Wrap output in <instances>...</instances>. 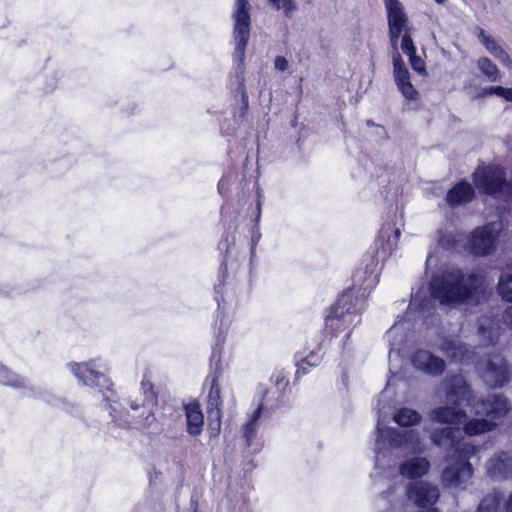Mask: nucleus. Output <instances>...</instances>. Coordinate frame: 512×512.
<instances>
[{"instance_id":"c03bdc74","label":"nucleus","mask_w":512,"mask_h":512,"mask_svg":"<svg viewBox=\"0 0 512 512\" xmlns=\"http://www.w3.org/2000/svg\"><path fill=\"white\" fill-rule=\"evenodd\" d=\"M258 240H259V235L257 237H253V242L258 241Z\"/></svg>"},{"instance_id":"a19ab883","label":"nucleus","mask_w":512,"mask_h":512,"mask_svg":"<svg viewBox=\"0 0 512 512\" xmlns=\"http://www.w3.org/2000/svg\"><path fill=\"white\" fill-rule=\"evenodd\" d=\"M223 186H224V180L222 179V180H220V182H219V184H218V190H219V192H221V190H222Z\"/></svg>"},{"instance_id":"f704fd0d","label":"nucleus","mask_w":512,"mask_h":512,"mask_svg":"<svg viewBox=\"0 0 512 512\" xmlns=\"http://www.w3.org/2000/svg\"><path fill=\"white\" fill-rule=\"evenodd\" d=\"M401 49L403 53L408 56H412L416 53V47L414 46L411 37L407 33H404L402 37Z\"/></svg>"},{"instance_id":"2eb2a0df","label":"nucleus","mask_w":512,"mask_h":512,"mask_svg":"<svg viewBox=\"0 0 512 512\" xmlns=\"http://www.w3.org/2000/svg\"><path fill=\"white\" fill-rule=\"evenodd\" d=\"M413 365L425 373L437 375L444 369V361L431 355L428 351L419 350L412 357Z\"/></svg>"},{"instance_id":"393cba45","label":"nucleus","mask_w":512,"mask_h":512,"mask_svg":"<svg viewBox=\"0 0 512 512\" xmlns=\"http://www.w3.org/2000/svg\"><path fill=\"white\" fill-rule=\"evenodd\" d=\"M262 410L263 404H259L257 409L253 412L252 416L249 418L248 422L244 426V437L248 445L252 444V441L256 435L258 420L261 417Z\"/></svg>"},{"instance_id":"ddd939ff","label":"nucleus","mask_w":512,"mask_h":512,"mask_svg":"<svg viewBox=\"0 0 512 512\" xmlns=\"http://www.w3.org/2000/svg\"><path fill=\"white\" fill-rule=\"evenodd\" d=\"M393 77L402 96L409 101L418 99L419 93L410 81V73L399 53L393 54Z\"/></svg>"},{"instance_id":"4468645a","label":"nucleus","mask_w":512,"mask_h":512,"mask_svg":"<svg viewBox=\"0 0 512 512\" xmlns=\"http://www.w3.org/2000/svg\"><path fill=\"white\" fill-rule=\"evenodd\" d=\"M399 235V230H394L391 226L381 229L380 235L375 241L376 258L378 260L384 261L392 253L396 247Z\"/></svg>"},{"instance_id":"37998d69","label":"nucleus","mask_w":512,"mask_h":512,"mask_svg":"<svg viewBox=\"0 0 512 512\" xmlns=\"http://www.w3.org/2000/svg\"><path fill=\"white\" fill-rule=\"evenodd\" d=\"M437 3L442 4L445 2V0H435Z\"/></svg>"},{"instance_id":"9d476101","label":"nucleus","mask_w":512,"mask_h":512,"mask_svg":"<svg viewBox=\"0 0 512 512\" xmlns=\"http://www.w3.org/2000/svg\"><path fill=\"white\" fill-rule=\"evenodd\" d=\"M407 496L418 507L423 509L420 512H437L436 509L430 508L437 502L440 496L437 486L424 481L413 482L407 487ZM387 512H402L401 505L393 504L391 510Z\"/></svg>"},{"instance_id":"aec40b11","label":"nucleus","mask_w":512,"mask_h":512,"mask_svg":"<svg viewBox=\"0 0 512 512\" xmlns=\"http://www.w3.org/2000/svg\"><path fill=\"white\" fill-rule=\"evenodd\" d=\"M474 196L473 187L467 182H460L447 193V203L451 207L465 204Z\"/></svg>"},{"instance_id":"4be33fe9","label":"nucleus","mask_w":512,"mask_h":512,"mask_svg":"<svg viewBox=\"0 0 512 512\" xmlns=\"http://www.w3.org/2000/svg\"><path fill=\"white\" fill-rule=\"evenodd\" d=\"M478 332L484 344L494 342L500 335V327L491 317H482L479 320Z\"/></svg>"},{"instance_id":"c9c22d12","label":"nucleus","mask_w":512,"mask_h":512,"mask_svg":"<svg viewBox=\"0 0 512 512\" xmlns=\"http://www.w3.org/2000/svg\"><path fill=\"white\" fill-rule=\"evenodd\" d=\"M410 64L414 71L418 72L421 75L426 74V65L425 62L415 54L409 56Z\"/></svg>"},{"instance_id":"5701e85b","label":"nucleus","mask_w":512,"mask_h":512,"mask_svg":"<svg viewBox=\"0 0 512 512\" xmlns=\"http://www.w3.org/2000/svg\"><path fill=\"white\" fill-rule=\"evenodd\" d=\"M403 324L401 322H396L390 330L386 333V339L389 342L390 350H389V359L390 361L394 356H398L400 352V345L403 342Z\"/></svg>"},{"instance_id":"a211bd4d","label":"nucleus","mask_w":512,"mask_h":512,"mask_svg":"<svg viewBox=\"0 0 512 512\" xmlns=\"http://www.w3.org/2000/svg\"><path fill=\"white\" fill-rule=\"evenodd\" d=\"M478 39L485 46L486 50L502 65L509 68L512 67L509 55L494 38L487 35L484 30H479Z\"/></svg>"},{"instance_id":"2f4dec72","label":"nucleus","mask_w":512,"mask_h":512,"mask_svg":"<svg viewBox=\"0 0 512 512\" xmlns=\"http://www.w3.org/2000/svg\"><path fill=\"white\" fill-rule=\"evenodd\" d=\"M498 290L505 301L512 302V276H501L498 284Z\"/></svg>"},{"instance_id":"f03ea898","label":"nucleus","mask_w":512,"mask_h":512,"mask_svg":"<svg viewBox=\"0 0 512 512\" xmlns=\"http://www.w3.org/2000/svg\"><path fill=\"white\" fill-rule=\"evenodd\" d=\"M393 450L420 454L424 451V444L418 431L401 432L392 427L382 426L378 420L375 469L379 475L384 477L402 476L414 480L425 476L430 471V461L421 456L408 458L396 467V463L392 459Z\"/></svg>"},{"instance_id":"79ce46f5","label":"nucleus","mask_w":512,"mask_h":512,"mask_svg":"<svg viewBox=\"0 0 512 512\" xmlns=\"http://www.w3.org/2000/svg\"><path fill=\"white\" fill-rule=\"evenodd\" d=\"M388 495H389L388 493L383 492V493L381 494V500H382V501L386 500V498H388Z\"/></svg>"},{"instance_id":"a878e982","label":"nucleus","mask_w":512,"mask_h":512,"mask_svg":"<svg viewBox=\"0 0 512 512\" xmlns=\"http://www.w3.org/2000/svg\"><path fill=\"white\" fill-rule=\"evenodd\" d=\"M477 66L481 73L485 75L490 81H498L500 79V72L497 66L487 57H481L477 61Z\"/></svg>"},{"instance_id":"4c0bfd02","label":"nucleus","mask_w":512,"mask_h":512,"mask_svg":"<svg viewBox=\"0 0 512 512\" xmlns=\"http://www.w3.org/2000/svg\"><path fill=\"white\" fill-rule=\"evenodd\" d=\"M275 69L278 71H285L288 68V61L283 56H277L274 61Z\"/></svg>"},{"instance_id":"1a4fd4ad","label":"nucleus","mask_w":512,"mask_h":512,"mask_svg":"<svg viewBox=\"0 0 512 512\" xmlns=\"http://www.w3.org/2000/svg\"><path fill=\"white\" fill-rule=\"evenodd\" d=\"M504 226L501 221L488 223L476 228L470 236L469 243L474 254L486 256L496 248L497 240Z\"/></svg>"},{"instance_id":"ea45409f","label":"nucleus","mask_w":512,"mask_h":512,"mask_svg":"<svg viewBox=\"0 0 512 512\" xmlns=\"http://www.w3.org/2000/svg\"><path fill=\"white\" fill-rule=\"evenodd\" d=\"M434 262H436L435 258L432 255H429L426 260V269H428Z\"/></svg>"},{"instance_id":"e433bc0d","label":"nucleus","mask_w":512,"mask_h":512,"mask_svg":"<svg viewBox=\"0 0 512 512\" xmlns=\"http://www.w3.org/2000/svg\"><path fill=\"white\" fill-rule=\"evenodd\" d=\"M141 388L145 395V401L146 402H154L155 401V394L153 392V386L149 381L143 380L141 382Z\"/></svg>"},{"instance_id":"423d86ee","label":"nucleus","mask_w":512,"mask_h":512,"mask_svg":"<svg viewBox=\"0 0 512 512\" xmlns=\"http://www.w3.org/2000/svg\"><path fill=\"white\" fill-rule=\"evenodd\" d=\"M69 371L84 385L97 386L101 388L104 396V400L111 409L110 415L117 421V404L116 400H113L115 392L112 390V383L109 378L106 377L104 371L108 370L107 362L101 358L92 359L88 362L76 363L71 362L67 364Z\"/></svg>"},{"instance_id":"cd10ccee","label":"nucleus","mask_w":512,"mask_h":512,"mask_svg":"<svg viewBox=\"0 0 512 512\" xmlns=\"http://www.w3.org/2000/svg\"><path fill=\"white\" fill-rule=\"evenodd\" d=\"M501 496L499 493L488 494L480 502L475 512H500Z\"/></svg>"},{"instance_id":"c756f323","label":"nucleus","mask_w":512,"mask_h":512,"mask_svg":"<svg viewBox=\"0 0 512 512\" xmlns=\"http://www.w3.org/2000/svg\"><path fill=\"white\" fill-rule=\"evenodd\" d=\"M222 400L220 396V387L218 383V376H213L211 386L208 394V411L220 409Z\"/></svg>"},{"instance_id":"7ed1b4c3","label":"nucleus","mask_w":512,"mask_h":512,"mask_svg":"<svg viewBox=\"0 0 512 512\" xmlns=\"http://www.w3.org/2000/svg\"><path fill=\"white\" fill-rule=\"evenodd\" d=\"M488 283L480 274L465 275L461 270L444 272L430 283V296L422 291L412 294L409 312L424 315L433 308L434 299L441 304L474 305L481 302L487 293Z\"/></svg>"},{"instance_id":"72a5a7b5","label":"nucleus","mask_w":512,"mask_h":512,"mask_svg":"<svg viewBox=\"0 0 512 512\" xmlns=\"http://www.w3.org/2000/svg\"><path fill=\"white\" fill-rule=\"evenodd\" d=\"M485 94H495L499 97L504 98L507 101H512V87L511 88H504L501 86L497 87H490L485 91Z\"/></svg>"},{"instance_id":"f257e3e1","label":"nucleus","mask_w":512,"mask_h":512,"mask_svg":"<svg viewBox=\"0 0 512 512\" xmlns=\"http://www.w3.org/2000/svg\"><path fill=\"white\" fill-rule=\"evenodd\" d=\"M444 386L447 405L433 409L430 419L442 424H460L467 418L463 407H471V413L485 418L468 421L464 426L466 435L474 436L492 430L496 426L494 421L502 419L510 410L508 401L501 395L475 402L462 376L447 380Z\"/></svg>"},{"instance_id":"f8f14e48","label":"nucleus","mask_w":512,"mask_h":512,"mask_svg":"<svg viewBox=\"0 0 512 512\" xmlns=\"http://www.w3.org/2000/svg\"><path fill=\"white\" fill-rule=\"evenodd\" d=\"M487 385L500 387L510 380L511 374L504 359L497 355L489 359L485 367L479 366Z\"/></svg>"},{"instance_id":"6ab92c4d","label":"nucleus","mask_w":512,"mask_h":512,"mask_svg":"<svg viewBox=\"0 0 512 512\" xmlns=\"http://www.w3.org/2000/svg\"><path fill=\"white\" fill-rule=\"evenodd\" d=\"M440 349L452 360L467 364L469 363L473 352H470L463 344L458 340H443Z\"/></svg>"},{"instance_id":"412c9836","label":"nucleus","mask_w":512,"mask_h":512,"mask_svg":"<svg viewBox=\"0 0 512 512\" xmlns=\"http://www.w3.org/2000/svg\"><path fill=\"white\" fill-rule=\"evenodd\" d=\"M297 374H306L311 367H315L320 364L322 355L319 351L306 350L299 351L296 356Z\"/></svg>"},{"instance_id":"9b49d317","label":"nucleus","mask_w":512,"mask_h":512,"mask_svg":"<svg viewBox=\"0 0 512 512\" xmlns=\"http://www.w3.org/2000/svg\"><path fill=\"white\" fill-rule=\"evenodd\" d=\"M383 2L387 11L390 42L395 48L398 44L400 35L406 31L408 17L399 0H383Z\"/></svg>"},{"instance_id":"dca6fc26","label":"nucleus","mask_w":512,"mask_h":512,"mask_svg":"<svg viewBox=\"0 0 512 512\" xmlns=\"http://www.w3.org/2000/svg\"><path fill=\"white\" fill-rule=\"evenodd\" d=\"M487 473L494 479L509 477L512 472V460L506 453H501L487 462Z\"/></svg>"},{"instance_id":"c85d7f7f","label":"nucleus","mask_w":512,"mask_h":512,"mask_svg":"<svg viewBox=\"0 0 512 512\" xmlns=\"http://www.w3.org/2000/svg\"><path fill=\"white\" fill-rule=\"evenodd\" d=\"M0 384L11 387H22L25 385V380L10 371L6 366L0 364Z\"/></svg>"},{"instance_id":"bb28decb","label":"nucleus","mask_w":512,"mask_h":512,"mask_svg":"<svg viewBox=\"0 0 512 512\" xmlns=\"http://www.w3.org/2000/svg\"><path fill=\"white\" fill-rule=\"evenodd\" d=\"M153 402H146L145 400L140 404L136 401H132L130 406L133 410H138L140 408H143V411L140 415L142 417L141 420H139V423L144 427H150L156 420L154 413L151 411L149 406Z\"/></svg>"},{"instance_id":"0eeeda50","label":"nucleus","mask_w":512,"mask_h":512,"mask_svg":"<svg viewBox=\"0 0 512 512\" xmlns=\"http://www.w3.org/2000/svg\"><path fill=\"white\" fill-rule=\"evenodd\" d=\"M360 309L352 291L343 293L326 318V329L333 335L350 330L360 322Z\"/></svg>"},{"instance_id":"58836bf2","label":"nucleus","mask_w":512,"mask_h":512,"mask_svg":"<svg viewBox=\"0 0 512 512\" xmlns=\"http://www.w3.org/2000/svg\"><path fill=\"white\" fill-rule=\"evenodd\" d=\"M505 512H512V494L509 496L508 502L505 506Z\"/></svg>"},{"instance_id":"f3484780","label":"nucleus","mask_w":512,"mask_h":512,"mask_svg":"<svg viewBox=\"0 0 512 512\" xmlns=\"http://www.w3.org/2000/svg\"><path fill=\"white\" fill-rule=\"evenodd\" d=\"M185 415L188 434L191 436L200 435L204 425V416L200 409V405L196 402H191L185 405Z\"/></svg>"},{"instance_id":"6e6552de","label":"nucleus","mask_w":512,"mask_h":512,"mask_svg":"<svg viewBox=\"0 0 512 512\" xmlns=\"http://www.w3.org/2000/svg\"><path fill=\"white\" fill-rule=\"evenodd\" d=\"M477 189L495 196L512 197V182H506L504 169L497 165L479 167L473 174Z\"/></svg>"},{"instance_id":"39448f33","label":"nucleus","mask_w":512,"mask_h":512,"mask_svg":"<svg viewBox=\"0 0 512 512\" xmlns=\"http://www.w3.org/2000/svg\"><path fill=\"white\" fill-rule=\"evenodd\" d=\"M250 9L248 0H235L232 18L233 39L235 42L234 61L238 62L236 67L235 80L231 86L241 95L242 101L247 103L248 96L245 90L244 60L245 49L250 37Z\"/></svg>"},{"instance_id":"20e7f679","label":"nucleus","mask_w":512,"mask_h":512,"mask_svg":"<svg viewBox=\"0 0 512 512\" xmlns=\"http://www.w3.org/2000/svg\"><path fill=\"white\" fill-rule=\"evenodd\" d=\"M461 431L456 427H446L431 431L430 439L438 447L453 450L455 461L442 472V483L455 489L464 490L470 484L473 475L467 457L474 453L475 447L465 442Z\"/></svg>"},{"instance_id":"b1692460","label":"nucleus","mask_w":512,"mask_h":512,"mask_svg":"<svg viewBox=\"0 0 512 512\" xmlns=\"http://www.w3.org/2000/svg\"><path fill=\"white\" fill-rule=\"evenodd\" d=\"M393 419L398 425L409 427L420 423L421 415L413 409L404 407L396 411Z\"/></svg>"},{"instance_id":"473e14b6","label":"nucleus","mask_w":512,"mask_h":512,"mask_svg":"<svg viewBox=\"0 0 512 512\" xmlns=\"http://www.w3.org/2000/svg\"><path fill=\"white\" fill-rule=\"evenodd\" d=\"M208 419L209 430L212 431L213 435L218 434L221 428V409L208 411Z\"/></svg>"},{"instance_id":"7c9ffc66","label":"nucleus","mask_w":512,"mask_h":512,"mask_svg":"<svg viewBox=\"0 0 512 512\" xmlns=\"http://www.w3.org/2000/svg\"><path fill=\"white\" fill-rule=\"evenodd\" d=\"M268 2L288 18L293 17L297 10V5L294 0H268Z\"/></svg>"}]
</instances>
